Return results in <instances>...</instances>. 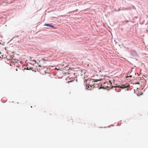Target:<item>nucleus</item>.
<instances>
[{"label":"nucleus","instance_id":"nucleus-1","mask_svg":"<svg viewBox=\"0 0 148 148\" xmlns=\"http://www.w3.org/2000/svg\"><path fill=\"white\" fill-rule=\"evenodd\" d=\"M129 86V85H126L125 84V85H122V86H115V87L116 88L115 89V90L117 92H119L120 90V89L119 88H127Z\"/></svg>","mask_w":148,"mask_h":148},{"label":"nucleus","instance_id":"nucleus-2","mask_svg":"<svg viewBox=\"0 0 148 148\" xmlns=\"http://www.w3.org/2000/svg\"><path fill=\"white\" fill-rule=\"evenodd\" d=\"M45 26H49V27H52V28H54V26H53V25H49V24H45Z\"/></svg>","mask_w":148,"mask_h":148},{"label":"nucleus","instance_id":"nucleus-3","mask_svg":"<svg viewBox=\"0 0 148 148\" xmlns=\"http://www.w3.org/2000/svg\"><path fill=\"white\" fill-rule=\"evenodd\" d=\"M56 69L58 70H61V71H62V69L61 68H60V67H57L56 68Z\"/></svg>","mask_w":148,"mask_h":148},{"label":"nucleus","instance_id":"nucleus-4","mask_svg":"<svg viewBox=\"0 0 148 148\" xmlns=\"http://www.w3.org/2000/svg\"><path fill=\"white\" fill-rule=\"evenodd\" d=\"M106 84L107 85L108 84V83L107 82H105V83H104V86H105V87H108L109 86L108 85H106Z\"/></svg>","mask_w":148,"mask_h":148},{"label":"nucleus","instance_id":"nucleus-5","mask_svg":"<svg viewBox=\"0 0 148 148\" xmlns=\"http://www.w3.org/2000/svg\"><path fill=\"white\" fill-rule=\"evenodd\" d=\"M90 85V84H88V86H87V89H88V90H91L92 89H91L92 86L90 85V87H89Z\"/></svg>","mask_w":148,"mask_h":148},{"label":"nucleus","instance_id":"nucleus-6","mask_svg":"<svg viewBox=\"0 0 148 148\" xmlns=\"http://www.w3.org/2000/svg\"><path fill=\"white\" fill-rule=\"evenodd\" d=\"M132 77V75H130L129 76L126 77V78H127V77Z\"/></svg>","mask_w":148,"mask_h":148},{"label":"nucleus","instance_id":"nucleus-7","mask_svg":"<svg viewBox=\"0 0 148 148\" xmlns=\"http://www.w3.org/2000/svg\"><path fill=\"white\" fill-rule=\"evenodd\" d=\"M93 80L94 81V82H97V80H94V79H93Z\"/></svg>","mask_w":148,"mask_h":148},{"label":"nucleus","instance_id":"nucleus-8","mask_svg":"<svg viewBox=\"0 0 148 148\" xmlns=\"http://www.w3.org/2000/svg\"><path fill=\"white\" fill-rule=\"evenodd\" d=\"M34 62L36 63V61L35 60H34Z\"/></svg>","mask_w":148,"mask_h":148},{"label":"nucleus","instance_id":"nucleus-9","mask_svg":"<svg viewBox=\"0 0 148 148\" xmlns=\"http://www.w3.org/2000/svg\"><path fill=\"white\" fill-rule=\"evenodd\" d=\"M38 66H39V67H41V66H40V65H38Z\"/></svg>","mask_w":148,"mask_h":148},{"label":"nucleus","instance_id":"nucleus-10","mask_svg":"<svg viewBox=\"0 0 148 148\" xmlns=\"http://www.w3.org/2000/svg\"><path fill=\"white\" fill-rule=\"evenodd\" d=\"M136 84H139V83H136Z\"/></svg>","mask_w":148,"mask_h":148},{"label":"nucleus","instance_id":"nucleus-11","mask_svg":"<svg viewBox=\"0 0 148 148\" xmlns=\"http://www.w3.org/2000/svg\"><path fill=\"white\" fill-rule=\"evenodd\" d=\"M42 60H44V59H42Z\"/></svg>","mask_w":148,"mask_h":148}]
</instances>
